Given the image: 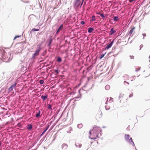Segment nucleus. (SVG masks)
<instances>
[{"label": "nucleus", "instance_id": "b1692460", "mask_svg": "<svg viewBox=\"0 0 150 150\" xmlns=\"http://www.w3.org/2000/svg\"><path fill=\"white\" fill-rule=\"evenodd\" d=\"M140 68L141 67H140L137 68H136V71H138L140 69Z\"/></svg>", "mask_w": 150, "mask_h": 150}, {"label": "nucleus", "instance_id": "5701e85b", "mask_svg": "<svg viewBox=\"0 0 150 150\" xmlns=\"http://www.w3.org/2000/svg\"><path fill=\"white\" fill-rule=\"evenodd\" d=\"M118 17H115L114 18V20L115 21H117L118 19Z\"/></svg>", "mask_w": 150, "mask_h": 150}, {"label": "nucleus", "instance_id": "6e6552de", "mask_svg": "<svg viewBox=\"0 0 150 150\" xmlns=\"http://www.w3.org/2000/svg\"><path fill=\"white\" fill-rule=\"evenodd\" d=\"M68 147V145L65 144H63L62 145V148L64 149H67Z\"/></svg>", "mask_w": 150, "mask_h": 150}, {"label": "nucleus", "instance_id": "ddd939ff", "mask_svg": "<svg viewBox=\"0 0 150 150\" xmlns=\"http://www.w3.org/2000/svg\"><path fill=\"white\" fill-rule=\"evenodd\" d=\"M116 32L115 31L113 30V28H112L110 31V34L111 35L113 34Z\"/></svg>", "mask_w": 150, "mask_h": 150}, {"label": "nucleus", "instance_id": "9d476101", "mask_svg": "<svg viewBox=\"0 0 150 150\" xmlns=\"http://www.w3.org/2000/svg\"><path fill=\"white\" fill-rule=\"evenodd\" d=\"M47 95H45V96H43V95L41 96V98L43 100H45L47 98Z\"/></svg>", "mask_w": 150, "mask_h": 150}, {"label": "nucleus", "instance_id": "473e14b6", "mask_svg": "<svg viewBox=\"0 0 150 150\" xmlns=\"http://www.w3.org/2000/svg\"><path fill=\"white\" fill-rule=\"evenodd\" d=\"M83 1H84V0H82V3H81V5H82V4H83Z\"/></svg>", "mask_w": 150, "mask_h": 150}, {"label": "nucleus", "instance_id": "bb28decb", "mask_svg": "<svg viewBox=\"0 0 150 150\" xmlns=\"http://www.w3.org/2000/svg\"><path fill=\"white\" fill-rule=\"evenodd\" d=\"M54 71L55 72L57 73V74L58 73V71L57 70H54Z\"/></svg>", "mask_w": 150, "mask_h": 150}, {"label": "nucleus", "instance_id": "7ed1b4c3", "mask_svg": "<svg viewBox=\"0 0 150 150\" xmlns=\"http://www.w3.org/2000/svg\"><path fill=\"white\" fill-rule=\"evenodd\" d=\"M41 50V48L40 47L38 49L35 51V53H34L32 57L33 58H34L36 56L39 55V52Z\"/></svg>", "mask_w": 150, "mask_h": 150}, {"label": "nucleus", "instance_id": "412c9836", "mask_svg": "<svg viewBox=\"0 0 150 150\" xmlns=\"http://www.w3.org/2000/svg\"><path fill=\"white\" fill-rule=\"evenodd\" d=\"M105 88L106 89H108L110 88V86L108 85H107L105 86Z\"/></svg>", "mask_w": 150, "mask_h": 150}, {"label": "nucleus", "instance_id": "39448f33", "mask_svg": "<svg viewBox=\"0 0 150 150\" xmlns=\"http://www.w3.org/2000/svg\"><path fill=\"white\" fill-rule=\"evenodd\" d=\"M17 84V83H15L13 84L12 85L10 88H8V91H12L13 88L15 87L16 85Z\"/></svg>", "mask_w": 150, "mask_h": 150}, {"label": "nucleus", "instance_id": "a211bd4d", "mask_svg": "<svg viewBox=\"0 0 150 150\" xmlns=\"http://www.w3.org/2000/svg\"><path fill=\"white\" fill-rule=\"evenodd\" d=\"M95 16H93L92 17V21H95Z\"/></svg>", "mask_w": 150, "mask_h": 150}, {"label": "nucleus", "instance_id": "7c9ffc66", "mask_svg": "<svg viewBox=\"0 0 150 150\" xmlns=\"http://www.w3.org/2000/svg\"><path fill=\"white\" fill-rule=\"evenodd\" d=\"M52 41V39H51V41H50V42L49 43V45H50L51 44V43Z\"/></svg>", "mask_w": 150, "mask_h": 150}, {"label": "nucleus", "instance_id": "0eeeda50", "mask_svg": "<svg viewBox=\"0 0 150 150\" xmlns=\"http://www.w3.org/2000/svg\"><path fill=\"white\" fill-rule=\"evenodd\" d=\"M63 28V25H61L59 27V28L58 29L56 33L57 34L61 30H62Z\"/></svg>", "mask_w": 150, "mask_h": 150}, {"label": "nucleus", "instance_id": "c85d7f7f", "mask_svg": "<svg viewBox=\"0 0 150 150\" xmlns=\"http://www.w3.org/2000/svg\"><path fill=\"white\" fill-rule=\"evenodd\" d=\"M131 59H134V56H130Z\"/></svg>", "mask_w": 150, "mask_h": 150}, {"label": "nucleus", "instance_id": "6ab92c4d", "mask_svg": "<svg viewBox=\"0 0 150 150\" xmlns=\"http://www.w3.org/2000/svg\"><path fill=\"white\" fill-rule=\"evenodd\" d=\"M57 61L58 62H61L62 61V59L60 57H58L57 59Z\"/></svg>", "mask_w": 150, "mask_h": 150}, {"label": "nucleus", "instance_id": "f257e3e1", "mask_svg": "<svg viewBox=\"0 0 150 150\" xmlns=\"http://www.w3.org/2000/svg\"><path fill=\"white\" fill-rule=\"evenodd\" d=\"M100 131V128L96 126L93 127V129L89 131L90 135V138L91 139H95L98 137V133Z\"/></svg>", "mask_w": 150, "mask_h": 150}, {"label": "nucleus", "instance_id": "2eb2a0df", "mask_svg": "<svg viewBox=\"0 0 150 150\" xmlns=\"http://www.w3.org/2000/svg\"><path fill=\"white\" fill-rule=\"evenodd\" d=\"M80 0H76V5H77L78 6H79L80 5Z\"/></svg>", "mask_w": 150, "mask_h": 150}, {"label": "nucleus", "instance_id": "20e7f679", "mask_svg": "<svg viewBox=\"0 0 150 150\" xmlns=\"http://www.w3.org/2000/svg\"><path fill=\"white\" fill-rule=\"evenodd\" d=\"M144 75L146 76H148L150 74V69L149 68L146 69L145 70H144Z\"/></svg>", "mask_w": 150, "mask_h": 150}, {"label": "nucleus", "instance_id": "4c0bfd02", "mask_svg": "<svg viewBox=\"0 0 150 150\" xmlns=\"http://www.w3.org/2000/svg\"><path fill=\"white\" fill-rule=\"evenodd\" d=\"M127 83L129 84V83L126 82Z\"/></svg>", "mask_w": 150, "mask_h": 150}, {"label": "nucleus", "instance_id": "cd10ccee", "mask_svg": "<svg viewBox=\"0 0 150 150\" xmlns=\"http://www.w3.org/2000/svg\"><path fill=\"white\" fill-rule=\"evenodd\" d=\"M100 16L103 17V18H104L105 17V16H104V15L103 14H100Z\"/></svg>", "mask_w": 150, "mask_h": 150}, {"label": "nucleus", "instance_id": "4be33fe9", "mask_svg": "<svg viewBox=\"0 0 150 150\" xmlns=\"http://www.w3.org/2000/svg\"><path fill=\"white\" fill-rule=\"evenodd\" d=\"M52 105H49L48 107V108L49 109H50L51 110H52Z\"/></svg>", "mask_w": 150, "mask_h": 150}, {"label": "nucleus", "instance_id": "1a4fd4ad", "mask_svg": "<svg viewBox=\"0 0 150 150\" xmlns=\"http://www.w3.org/2000/svg\"><path fill=\"white\" fill-rule=\"evenodd\" d=\"M94 30V29L92 28H88V32L89 33H92Z\"/></svg>", "mask_w": 150, "mask_h": 150}, {"label": "nucleus", "instance_id": "aec40b11", "mask_svg": "<svg viewBox=\"0 0 150 150\" xmlns=\"http://www.w3.org/2000/svg\"><path fill=\"white\" fill-rule=\"evenodd\" d=\"M39 83L41 84H42L44 83V81L42 80H40L39 81Z\"/></svg>", "mask_w": 150, "mask_h": 150}, {"label": "nucleus", "instance_id": "c756f323", "mask_svg": "<svg viewBox=\"0 0 150 150\" xmlns=\"http://www.w3.org/2000/svg\"><path fill=\"white\" fill-rule=\"evenodd\" d=\"M104 56V54H102L101 55V57H100V59H101L102 57H103Z\"/></svg>", "mask_w": 150, "mask_h": 150}, {"label": "nucleus", "instance_id": "f704fd0d", "mask_svg": "<svg viewBox=\"0 0 150 150\" xmlns=\"http://www.w3.org/2000/svg\"><path fill=\"white\" fill-rule=\"evenodd\" d=\"M125 82H126V81H124V83H125Z\"/></svg>", "mask_w": 150, "mask_h": 150}, {"label": "nucleus", "instance_id": "72a5a7b5", "mask_svg": "<svg viewBox=\"0 0 150 150\" xmlns=\"http://www.w3.org/2000/svg\"><path fill=\"white\" fill-rule=\"evenodd\" d=\"M1 142H0V146H1Z\"/></svg>", "mask_w": 150, "mask_h": 150}, {"label": "nucleus", "instance_id": "c9c22d12", "mask_svg": "<svg viewBox=\"0 0 150 150\" xmlns=\"http://www.w3.org/2000/svg\"><path fill=\"white\" fill-rule=\"evenodd\" d=\"M149 58L150 59V55L149 56Z\"/></svg>", "mask_w": 150, "mask_h": 150}, {"label": "nucleus", "instance_id": "a878e982", "mask_svg": "<svg viewBox=\"0 0 150 150\" xmlns=\"http://www.w3.org/2000/svg\"><path fill=\"white\" fill-rule=\"evenodd\" d=\"M81 23L82 25H84L85 24V22L83 21H81Z\"/></svg>", "mask_w": 150, "mask_h": 150}, {"label": "nucleus", "instance_id": "2f4dec72", "mask_svg": "<svg viewBox=\"0 0 150 150\" xmlns=\"http://www.w3.org/2000/svg\"><path fill=\"white\" fill-rule=\"evenodd\" d=\"M97 14H99V15H100V14H101V13L100 12H98V13H97Z\"/></svg>", "mask_w": 150, "mask_h": 150}, {"label": "nucleus", "instance_id": "f03ea898", "mask_svg": "<svg viewBox=\"0 0 150 150\" xmlns=\"http://www.w3.org/2000/svg\"><path fill=\"white\" fill-rule=\"evenodd\" d=\"M125 139L128 142L132 145L134 144L133 142L132 141V138L128 134H126L125 136Z\"/></svg>", "mask_w": 150, "mask_h": 150}, {"label": "nucleus", "instance_id": "4468645a", "mask_svg": "<svg viewBox=\"0 0 150 150\" xmlns=\"http://www.w3.org/2000/svg\"><path fill=\"white\" fill-rule=\"evenodd\" d=\"M40 111H38V113H37L36 115V117H40Z\"/></svg>", "mask_w": 150, "mask_h": 150}, {"label": "nucleus", "instance_id": "dca6fc26", "mask_svg": "<svg viewBox=\"0 0 150 150\" xmlns=\"http://www.w3.org/2000/svg\"><path fill=\"white\" fill-rule=\"evenodd\" d=\"M32 128V126L31 125H28L27 128L29 129H31Z\"/></svg>", "mask_w": 150, "mask_h": 150}, {"label": "nucleus", "instance_id": "f3484780", "mask_svg": "<svg viewBox=\"0 0 150 150\" xmlns=\"http://www.w3.org/2000/svg\"><path fill=\"white\" fill-rule=\"evenodd\" d=\"M39 30V29H38L33 28L32 30L31 31L34 32L35 31H38Z\"/></svg>", "mask_w": 150, "mask_h": 150}, {"label": "nucleus", "instance_id": "e433bc0d", "mask_svg": "<svg viewBox=\"0 0 150 150\" xmlns=\"http://www.w3.org/2000/svg\"><path fill=\"white\" fill-rule=\"evenodd\" d=\"M129 96V97H131V96Z\"/></svg>", "mask_w": 150, "mask_h": 150}, {"label": "nucleus", "instance_id": "423d86ee", "mask_svg": "<svg viewBox=\"0 0 150 150\" xmlns=\"http://www.w3.org/2000/svg\"><path fill=\"white\" fill-rule=\"evenodd\" d=\"M113 41H112V42L109 44H108L107 46L105 47V49H108L109 48H110L112 45L113 43Z\"/></svg>", "mask_w": 150, "mask_h": 150}, {"label": "nucleus", "instance_id": "9b49d317", "mask_svg": "<svg viewBox=\"0 0 150 150\" xmlns=\"http://www.w3.org/2000/svg\"><path fill=\"white\" fill-rule=\"evenodd\" d=\"M135 27H134L132 29H131L129 31V34H130V35H131L134 32V30L135 29Z\"/></svg>", "mask_w": 150, "mask_h": 150}, {"label": "nucleus", "instance_id": "f8f14e48", "mask_svg": "<svg viewBox=\"0 0 150 150\" xmlns=\"http://www.w3.org/2000/svg\"><path fill=\"white\" fill-rule=\"evenodd\" d=\"M49 125H48L47 126V127L45 129L43 132L42 133V134H41V136H42L43 134H44L45 133V132H46V131L47 130V129L49 128Z\"/></svg>", "mask_w": 150, "mask_h": 150}, {"label": "nucleus", "instance_id": "393cba45", "mask_svg": "<svg viewBox=\"0 0 150 150\" xmlns=\"http://www.w3.org/2000/svg\"><path fill=\"white\" fill-rule=\"evenodd\" d=\"M20 36H16L14 38V40H15V39H16L17 38H19V37H20Z\"/></svg>", "mask_w": 150, "mask_h": 150}]
</instances>
